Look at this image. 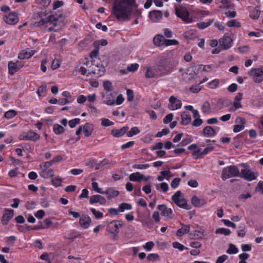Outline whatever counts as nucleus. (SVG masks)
<instances>
[{"instance_id":"bf43d9fd","label":"nucleus","mask_w":263,"mask_h":263,"mask_svg":"<svg viewBox=\"0 0 263 263\" xmlns=\"http://www.w3.org/2000/svg\"><path fill=\"white\" fill-rule=\"evenodd\" d=\"M172 246H173V247L174 248L177 249L178 250H179L180 251H182L184 250H187L188 249L187 248L185 247L183 245H182V244H181L179 242H177V241L174 242L172 243Z\"/></svg>"},{"instance_id":"4c0bfd02","label":"nucleus","mask_w":263,"mask_h":263,"mask_svg":"<svg viewBox=\"0 0 263 263\" xmlns=\"http://www.w3.org/2000/svg\"><path fill=\"white\" fill-rule=\"evenodd\" d=\"M203 134L205 136L210 137L215 136V132L211 126H208L204 128Z\"/></svg>"},{"instance_id":"58836bf2","label":"nucleus","mask_w":263,"mask_h":263,"mask_svg":"<svg viewBox=\"0 0 263 263\" xmlns=\"http://www.w3.org/2000/svg\"><path fill=\"white\" fill-rule=\"evenodd\" d=\"M146 72L145 76L146 78H154L156 74L155 69H154L152 67L146 66L145 67Z\"/></svg>"},{"instance_id":"a878e982","label":"nucleus","mask_w":263,"mask_h":263,"mask_svg":"<svg viewBox=\"0 0 263 263\" xmlns=\"http://www.w3.org/2000/svg\"><path fill=\"white\" fill-rule=\"evenodd\" d=\"M83 130L85 137H89L93 133L95 126L93 124L87 123L82 126Z\"/></svg>"},{"instance_id":"6e6552de","label":"nucleus","mask_w":263,"mask_h":263,"mask_svg":"<svg viewBox=\"0 0 263 263\" xmlns=\"http://www.w3.org/2000/svg\"><path fill=\"white\" fill-rule=\"evenodd\" d=\"M177 16L181 18L182 21L187 23L192 22V19L190 17V14L187 9L184 7L175 8Z\"/></svg>"},{"instance_id":"2eb2a0df","label":"nucleus","mask_w":263,"mask_h":263,"mask_svg":"<svg viewBox=\"0 0 263 263\" xmlns=\"http://www.w3.org/2000/svg\"><path fill=\"white\" fill-rule=\"evenodd\" d=\"M156 74L159 76H162L169 73L171 71L170 65L167 64H161L159 61V65L155 68Z\"/></svg>"},{"instance_id":"dca6fc26","label":"nucleus","mask_w":263,"mask_h":263,"mask_svg":"<svg viewBox=\"0 0 263 263\" xmlns=\"http://www.w3.org/2000/svg\"><path fill=\"white\" fill-rule=\"evenodd\" d=\"M236 124L233 127V132L237 133L242 130L245 127L246 121L245 118L238 117L235 120Z\"/></svg>"},{"instance_id":"13d9d810","label":"nucleus","mask_w":263,"mask_h":263,"mask_svg":"<svg viewBox=\"0 0 263 263\" xmlns=\"http://www.w3.org/2000/svg\"><path fill=\"white\" fill-rule=\"evenodd\" d=\"M181 179L179 178H175L172 180L171 183V186L173 189H176L180 184Z\"/></svg>"},{"instance_id":"603ef678","label":"nucleus","mask_w":263,"mask_h":263,"mask_svg":"<svg viewBox=\"0 0 263 263\" xmlns=\"http://www.w3.org/2000/svg\"><path fill=\"white\" fill-rule=\"evenodd\" d=\"M219 81L218 79H214L208 83V87L211 89H216L219 86Z\"/></svg>"},{"instance_id":"f257e3e1","label":"nucleus","mask_w":263,"mask_h":263,"mask_svg":"<svg viewBox=\"0 0 263 263\" xmlns=\"http://www.w3.org/2000/svg\"><path fill=\"white\" fill-rule=\"evenodd\" d=\"M135 0H115L112 6V14L119 21L128 20L130 16V7L134 6Z\"/></svg>"},{"instance_id":"f704fd0d","label":"nucleus","mask_w":263,"mask_h":263,"mask_svg":"<svg viewBox=\"0 0 263 263\" xmlns=\"http://www.w3.org/2000/svg\"><path fill=\"white\" fill-rule=\"evenodd\" d=\"M204 231L202 229L195 230L194 234H189L191 239H201L204 236Z\"/></svg>"},{"instance_id":"1a4fd4ad","label":"nucleus","mask_w":263,"mask_h":263,"mask_svg":"<svg viewBox=\"0 0 263 263\" xmlns=\"http://www.w3.org/2000/svg\"><path fill=\"white\" fill-rule=\"evenodd\" d=\"M103 103L108 106L115 105L116 93L112 92H105L102 93Z\"/></svg>"},{"instance_id":"f03ea898","label":"nucleus","mask_w":263,"mask_h":263,"mask_svg":"<svg viewBox=\"0 0 263 263\" xmlns=\"http://www.w3.org/2000/svg\"><path fill=\"white\" fill-rule=\"evenodd\" d=\"M172 200L174 203L179 208L189 210L190 206L187 204L186 200L182 195V193L180 191H177L172 197Z\"/></svg>"},{"instance_id":"864d4df0","label":"nucleus","mask_w":263,"mask_h":263,"mask_svg":"<svg viewBox=\"0 0 263 263\" xmlns=\"http://www.w3.org/2000/svg\"><path fill=\"white\" fill-rule=\"evenodd\" d=\"M91 185H92V190L95 192H96V193H98L101 194L104 193V191H103L101 188L99 187V184H98V182H95V181H92Z\"/></svg>"},{"instance_id":"7ed1b4c3","label":"nucleus","mask_w":263,"mask_h":263,"mask_svg":"<svg viewBox=\"0 0 263 263\" xmlns=\"http://www.w3.org/2000/svg\"><path fill=\"white\" fill-rule=\"evenodd\" d=\"M241 165L243 166V168L241 170L240 172H239V176L248 181H251L257 178L258 174L256 172L252 171L244 164Z\"/></svg>"},{"instance_id":"7c9ffc66","label":"nucleus","mask_w":263,"mask_h":263,"mask_svg":"<svg viewBox=\"0 0 263 263\" xmlns=\"http://www.w3.org/2000/svg\"><path fill=\"white\" fill-rule=\"evenodd\" d=\"M181 123L183 125H187L191 123L192 118L191 115L185 111H183L181 114Z\"/></svg>"},{"instance_id":"473e14b6","label":"nucleus","mask_w":263,"mask_h":263,"mask_svg":"<svg viewBox=\"0 0 263 263\" xmlns=\"http://www.w3.org/2000/svg\"><path fill=\"white\" fill-rule=\"evenodd\" d=\"M87 71H88V69H87L85 67L78 65L76 66L73 70V73L75 75L81 74L83 76H88L89 73Z\"/></svg>"},{"instance_id":"a211bd4d","label":"nucleus","mask_w":263,"mask_h":263,"mask_svg":"<svg viewBox=\"0 0 263 263\" xmlns=\"http://www.w3.org/2000/svg\"><path fill=\"white\" fill-rule=\"evenodd\" d=\"M157 208L161 212V215L169 219L173 218L174 216L172 209L168 208L166 205H158Z\"/></svg>"},{"instance_id":"f8f14e48","label":"nucleus","mask_w":263,"mask_h":263,"mask_svg":"<svg viewBox=\"0 0 263 263\" xmlns=\"http://www.w3.org/2000/svg\"><path fill=\"white\" fill-rule=\"evenodd\" d=\"M40 138V136L32 130H30L27 133H23L20 136V139L22 140L36 141L39 140Z\"/></svg>"},{"instance_id":"5701e85b","label":"nucleus","mask_w":263,"mask_h":263,"mask_svg":"<svg viewBox=\"0 0 263 263\" xmlns=\"http://www.w3.org/2000/svg\"><path fill=\"white\" fill-rule=\"evenodd\" d=\"M91 222V218L87 215H82L79 220V224L84 229H87Z\"/></svg>"},{"instance_id":"49530a36","label":"nucleus","mask_w":263,"mask_h":263,"mask_svg":"<svg viewBox=\"0 0 263 263\" xmlns=\"http://www.w3.org/2000/svg\"><path fill=\"white\" fill-rule=\"evenodd\" d=\"M238 251V249L234 245L230 243L226 252L229 254H235L237 253Z\"/></svg>"},{"instance_id":"c9c22d12","label":"nucleus","mask_w":263,"mask_h":263,"mask_svg":"<svg viewBox=\"0 0 263 263\" xmlns=\"http://www.w3.org/2000/svg\"><path fill=\"white\" fill-rule=\"evenodd\" d=\"M143 175L139 172H136L131 174L129 176V180L132 181L140 182L143 179Z\"/></svg>"},{"instance_id":"e433bc0d","label":"nucleus","mask_w":263,"mask_h":263,"mask_svg":"<svg viewBox=\"0 0 263 263\" xmlns=\"http://www.w3.org/2000/svg\"><path fill=\"white\" fill-rule=\"evenodd\" d=\"M156 189L158 191L165 193L168 191L169 186L166 182H163L156 184Z\"/></svg>"},{"instance_id":"bb28decb","label":"nucleus","mask_w":263,"mask_h":263,"mask_svg":"<svg viewBox=\"0 0 263 263\" xmlns=\"http://www.w3.org/2000/svg\"><path fill=\"white\" fill-rule=\"evenodd\" d=\"M165 39L161 34H157L153 39L154 44L157 47H161L164 45Z\"/></svg>"},{"instance_id":"680f3d73","label":"nucleus","mask_w":263,"mask_h":263,"mask_svg":"<svg viewBox=\"0 0 263 263\" xmlns=\"http://www.w3.org/2000/svg\"><path fill=\"white\" fill-rule=\"evenodd\" d=\"M149 167L148 164H135L133 165V168L138 170H146Z\"/></svg>"},{"instance_id":"4be33fe9","label":"nucleus","mask_w":263,"mask_h":263,"mask_svg":"<svg viewBox=\"0 0 263 263\" xmlns=\"http://www.w3.org/2000/svg\"><path fill=\"white\" fill-rule=\"evenodd\" d=\"M188 149L193 151L192 156L195 159H198L201 156V149L196 144H192L188 146Z\"/></svg>"},{"instance_id":"c756f323","label":"nucleus","mask_w":263,"mask_h":263,"mask_svg":"<svg viewBox=\"0 0 263 263\" xmlns=\"http://www.w3.org/2000/svg\"><path fill=\"white\" fill-rule=\"evenodd\" d=\"M172 177L171 175V171L170 169L167 170L162 171L160 175L157 176V180L159 181H162L164 179L169 180Z\"/></svg>"},{"instance_id":"412c9836","label":"nucleus","mask_w":263,"mask_h":263,"mask_svg":"<svg viewBox=\"0 0 263 263\" xmlns=\"http://www.w3.org/2000/svg\"><path fill=\"white\" fill-rule=\"evenodd\" d=\"M89 202L91 204L99 203L101 205H105L106 203V200L101 195H95L90 197Z\"/></svg>"},{"instance_id":"2f4dec72","label":"nucleus","mask_w":263,"mask_h":263,"mask_svg":"<svg viewBox=\"0 0 263 263\" xmlns=\"http://www.w3.org/2000/svg\"><path fill=\"white\" fill-rule=\"evenodd\" d=\"M40 176L44 178H49L53 177L54 171L52 169L47 168L45 170H41L40 172Z\"/></svg>"},{"instance_id":"f3484780","label":"nucleus","mask_w":263,"mask_h":263,"mask_svg":"<svg viewBox=\"0 0 263 263\" xmlns=\"http://www.w3.org/2000/svg\"><path fill=\"white\" fill-rule=\"evenodd\" d=\"M182 102L174 96H171L169 99L168 107L170 110H175L181 108Z\"/></svg>"},{"instance_id":"a19ab883","label":"nucleus","mask_w":263,"mask_h":263,"mask_svg":"<svg viewBox=\"0 0 263 263\" xmlns=\"http://www.w3.org/2000/svg\"><path fill=\"white\" fill-rule=\"evenodd\" d=\"M213 22L212 20H208L205 22L197 23L196 26L200 29H204L210 26Z\"/></svg>"},{"instance_id":"de8ad7c7","label":"nucleus","mask_w":263,"mask_h":263,"mask_svg":"<svg viewBox=\"0 0 263 263\" xmlns=\"http://www.w3.org/2000/svg\"><path fill=\"white\" fill-rule=\"evenodd\" d=\"M227 25L229 27L239 28L241 26V24L236 20H232L227 23Z\"/></svg>"},{"instance_id":"a18cd8bd","label":"nucleus","mask_w":263,"mask_h":263,"mask_svg":"<svg viewBox=\"0 0 263 263\" xmlns=\"http://www.w3.org/2000/svg\"><path fill=\"white\" fill-rule=\"evenodd\" d=\"M250 17L254 20L258 18L260 15V10L258 8L255 7L250 13Z\"/></svg>"},{"instance_id":"69168bd1","label":"nucleus","mask_w":263,"mask_h":263,"mask_svg":"<svg viewBox=\"0 0 263 263\" xmlns=\"http://www.w3.org/2000/svg\"><path fill=\"white\" fill-rule=\"evenodd\" d=\"M80 123V118H75L72 120H70L68 122V124L70 127L74 128L76 126L77 124H79Z\"/></svg>"},{"instance_id":"79ce46f5","label":"nucleus","mask_w":263,"mask_h":263,"mask_svg":"<svg viewBox=\"0 0 263 263\" xmlns=\"http://www.w3.org/2000/svg\"><path fill=\"white\" fill-rule=\"evenodd\" d=\"M132 209V205L128 203L123 202L119 205V211L120 212H123L125 210H130Z\"/></svg>"},{"instance_id":"0e129e2a","label":"nucleus","mask_w":263,"mask_h":263,"mask_svg":"<svg viewBox=\"0 0 263 263\" xmlns=\"http://www.w3.org/2000/svg\"><path fill=\"white\" fill-rule=\"evenodd\" d=\"M184 35L186 38L189 39H194L196 37V33L192 30L185 32Z\"/></svg>"},{"instance_id":"6e6d98bb","label":"nucleus","mask_w":263,"mask_h":263,"mask_svg":"<svg viewBox=\"0 0 263 263\" xmlns=\"http://www.w3.org/2000/svg\"><path fill=\"white\" fill-rule=\"evenodd\" d=\"M198 69L200 71L210 72L212 70V67L211 65H200L198 66Z\"/></svg>"},{"instance_id":"4d7b16f0","label":"nucleus","mask_w":263,"mask_h":263,"mask_svg":"<svg viewBox=\"0 0 263 263\" xmlns=\"http://www.w3.org/2000/svg\"><path fill=\"white\" fill-rule=\"evenodd\" d=\"M90 211L97 219H101L103 217V213L100 212L99 211H97L94 208H91Z\"/></svg>"},{"instance_id":"9d476101","label":"nucleus","mask_w":263,"mask_h":263,"mask_svg":"<svg viewBox=\"0 0 263 263\" xmlns=\"http://www.w3.org/2000/svg\"><path fill=\"white\" fill-rule=\"evenodd\" d=\"M90 69H88V73H92L96 74L97 77H101L103 76L105 72V68L104 66L100 64H91V66H89Z\"/></svg>"},{"instance_id":"37998d69","label":"nucleus","mask_w":263,"mask_h":263,"mask_svg":"<svg viewBox=\"0 0 263 263\" xmlns=\"http://www.w3.org/2000/svg\"><path fill=\"white\" fill-rule=\"evenodd\" d=\"M53 130L56 135H60L65 132V128L62 125L55 124L53 125Z\"/></svg>"},{"instance_id":"5fc2aeb1","label":"nucleus","mask_w":263,"mask_h":263,"mask_svg":"<svg viewBox=\"0 0 263 263\" xmlns=\"http://www.w3.org/2000/svg\"><path fill=\"white\" fill-rule=\"evenodd\" d=\"M139 67V65L138 63L131 64L127 67V71L128 72H135L138 70Z\"/></svg>"},{"instance_id":"6ab92c4d","label":"nucleus","mask_w":263,"mask_h":263,"mask_svg":"<svg viewBox=\"0 0 263 263\" xmlns=\"http://www.w3.org/2000/svg\"><path fill=\"white\" fill-rule=\"evenodd\" d=\"M37 51L30 49V48H26L21 50L18 54V58L20 60L28 59L33 55Z\"/></svg>"},{"instance_id":"8fccbe9b","label":"nucleus","mask_w":263,"mask_h":263,"mask_svg":"<svg viewBox=\"0 0 263 263\" xmlns=\"http://www.w3.org/2000/svg\"><path fill=\"white\" fill-rule=\"evenodd\" d=\"M16 115L17 112L15 110L10 109L5 113L4 117L8 119H10L13 118Z\"/></svg>"},{"instance_id":"09e8293b","label":"nucleus","mask_w":263,"mask_h":263,"mask_svg":"<svg viewBox=\"0 0 263 263\" xmlns=\"http://www.w3.org/2000/svg\"><path fill=\"white\" fill-rule=\"evenodd\" d=\"M140 133V130L137 127H133L130 130L126 132V135L128 137H132L135 135L138 134Z\"/></svg>"},{"instance_id":"ddd939ff","label":"nucleus","mask_w":263,"mask_h":263,"mask_svg":"<svg viewBox=\"0 0 263 263\" xmlns=\"http://www.w3.org/2000/svg\"><path fill=\"white\" fill-rule=\"evenodd\" d=\"M174 53V50H166L162 53L160 57L161 64H167L170 65L171 62H173L174 59L173 58Z\"/></svg>"},{"instance_id":"0eeeda50","label":"nucleus","mask_w":263,"mask_h":263,"mask_svg":"<svg viewBox=\"0 0 263 263\" xmlns=\"http://www.w3.org/2000/svg\"><path fill=\"white\" fill-rule=\"evenodd\" d=\"M123 225L124 223L122 220H114L108 223L106 230L110 233L117 234L119 232V229Z\"/></svg>"},{"instance_id":"39448f33","label":"nucleus","mask_w":263,"mask_h":263,"mask_svg":"<svg viewBox=\"0 0 263 263\" xmlns=\"http://www.w3.org/2000/svg\"><path fill=\"white\" fill-rule=\"evenodd\" d=\"M248 74L255 83L261 82L263 81V66L251 69L248 71Z\"/></svg>"},{"instance_id":"aec40b11","label":"nucleus","mask_w":263,"mask_h":263,"mask_svg":"<svg viewBox=\"0 0 263 263\" xmlns=\"http://www.w3.org/2000/svg\"><path fill=\"white\" fill-rule=\"evenodd\" d=\"M14 211L11 209H6L2 218V222L4 226L8 224L9 221L13 217Z\"/></svg>"},{"instance_id":"c85d7f7f","label":"nucleus","mask_w":263,"mask_h":263,"mask_svg":"<svg viewBox=\"0 0 263 263\" xmlns=\"http://www.w3.org/2000/svg\"><path fill=\"white\" fill-rule=\"evenodd\" d=\"M102 194L106 195L107 198L110 199L117 197L119 194V192L111 188H107L105 191H104V193Z\"/></svg>"},{"instance_id":"e2e57ef3","label":"nucleus","mask_w":263,"mask_h":263,"mask_svg":"<svg viewBox=\"0 0 263 263\" xmlns=\"http://www.w3.org/2000/svg\"><path fill=\"white\" fill-rule=\"evenodd\" d=\"M103 86L106 92H111L112 90V84L110 82L108 81H104Z\"/></svg>"},{"instance_id":"ea45409f","label":"nucleus","mask_w":263,"mask_h":263,"mask_svg":"<svg viewBox=\"0 0 263 263\" xmlns=\"http://www.w3.org/2000/svg\"><path fill=\"white\" fill-rule=\"evenodd\" d=\"M190 228L187 225L183 226L180 229L178 230L176 233L177 236L181 237L185 234L189 232Z\"/></svg>"},{"instance_id":"72a5a7b5","label":"nucleus","mask_w":263,"mask_h":263,"mask_svg":"<svg viewBox=\"0 0 263 263\" xmlns=\"http://www.w3.org/2000/svg\"><path fill=\"white\" fill-rule=\"evenodd\" d=\"M201 110L202 112L205 115H210L211 113V106L208 101H205L202 104Z\"/></svg>"},{"instance_id":"c03bdc74","label":"nucleus","mask_w":263,"mask_h":263,"mask_svg":"<svg viewBox=\"0 0 263 263\" xmlns=\"http://www.w3.org/2000/svg\"><path fill=\"white\" fill-rule=\"evenodd\" d=\"M215 233L217 234H220L224 235L225 236H228V235H230V234L231 233V231H230V230H229L228 229L224 228H221L217 229L215 231Z\"/></svg>"},{"instance_id":"774afa93","label":"nucleus","mask_w":263,"mask_h":263,"mask_svg":"<svg viewBox=\"0 0 263 263\" xmlns=\"http://www.w3.org/2000/svg\"><path fill=\"white\" fill-rule=\"evenodd\" d=\"M179 44V42L175 40H168L165 39L164 45L166 46H169L171 45H177Z\"/></svg>"},{"instance_id":"20e7f679","label":"nucleus","mask_w":263,"mask_h":263,"mask_svg":"<svg viewBox=\"0 0 263 263\" xmlns=\"http://www.w3.org/2000/svg\"><path fill=\"white\" fill-rule=\"evenodd\" d=\"M239 171L238 168L235 166L231 165L223 168L221 178L224 180L231 177L239 176Z\"/></svg>"},{"instance_id":"b1692460","label":"nucleus","mask_w":263,"mask_h":263,"mask_svg":"<svg viewBox=\"0 0 263 263\" xmlns=\"http://www.w3.org/2000/svg\"><path fill=\"white\" fill-rule=\"evenodd\" d=\"M163 14L160 10H154L149 12V17L154 22H158L162 18Z\"/></svg>"},{"instance_id":"9b49d317","label":"nucleus","mask_w":263,"mask_h":263,"mask_svg":"<svg viewBox=\"0 0 263 263\" xmlns=\"http://www.w3.org/2000/svg\"><path fill=\"white\" fill-rule=\"evenodd\" d=\"M4 20L8 25H15L19 21L18 14L16 12H10L4 16Z\"/></svg>"},{"instance_id":"3c124183","label":"nucleus","mask_w":263,"mask_h":263,"mask_svg":"<svg viewBox=\"0 0 263 263\" xmlns=\"http://www.w3.org/2000/svg\"><path fill=\"white\" fill-rule=\"evenodd\" d=\"M51 181L52 184L58 187L61 185L62 182V179L60 177L53 176V177H52Z\"/></svg>"},{"instance_id":"423d86ee","label":"nucleus","mask_w":263,"mask_h":263,"mask_svg":"<svg viewBox=\"0 0 263 263\" xmlns=\"http://www.w3.org/2000/svg\"><path fill=\"white\" fill-rule=\"evenodd\" d=\"M218 43L222 50H226L232 47L233 40L228 34H224L221 38L219 39Z\"/></svg>"},{"instance_id":"338daca9","label":"nucleus","mask_w":263,"mask_h":263,"mask_svg":"<svg viewBox=\"0 0 263 263\" xmlns=\"http://www.w3.org/2000/svg\"><path fill=\"white\" fill-rule=\"evenodd\" d=\"M101 125L102 126L107 127L114 125V122L106 118H103L101 120Z\"/></svg>"},{"instance_id":"052dcab7","label":"nucleus","mask_w":263,"mask_h":263,"mask_svg":"<svg viewBox=\"0 0 263 263\" xmlns=\"http://www.w3.org/2000/svg\"><path fill=\"white\" fill-rule=\"evenodd\" d=\"M242 107V105L240 101H234L233 106L232 107L230 110L231 111H235L237 109L241 108Z\"/></svg>"},{"instance_id":"cd10ccee","label":"nucleus","mask_w":263,"mask_h":263,"mask_svg":"<svg viewBox=\"0 0 263 263\" xmlns=\"http://www.w3.org/2000/svg\"><path fill=\"white\" fill-rule=\"evenodd\" d=\"M128 127L124 126L120 129H114L111 130V134L115 137H120L123 136L128 131Z\"/></svg>"},{"instance_id":"393cba45","label":"nucleus","mask_w":263,"mask_h":263,"mask_svg":"<svg viewBox=\"0 0 263 263\" xmlns=\"http://www.w3.org/2000/svg\"><path fill=\"white\" fill-rule=\"evenodd\" d=\"M192 203L196 207L200 208L206 204L207 201L204 198H199L194 196L192 198Z\"/></svg>"},{"instance_id":"4468645a","label":"nucleus","mask_w":263,"mask_h":263,"mask_svg":"<svg viewBox=\"0 0 263 263\" xmlns=\"http://www.w3.org/2000/svg\"><path fill=\"white\" fill-rule=\"evenodd\" d=\"M24 66L22 62L17 61L15 62L10 61L8 63V72L11 75L14 74L15 72L18 71Z\"/></svg>"}]
</instances>
